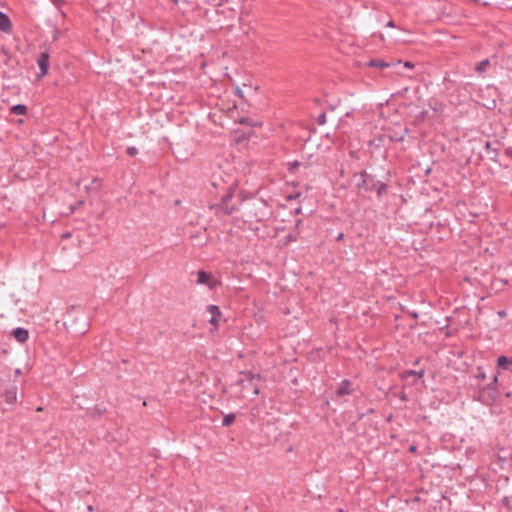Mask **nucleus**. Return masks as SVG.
<instances>
[{"label": "nucleus", "instance_id": "obj_1", "mask_svg": "<svg viewBox=\"0 0 512 512\" xmlns=\"http://www.w3.org/2000/svg\"><path fill=\"white\" fill-rule=\"evenodd\" d=\"M354 178L356 179V187L358 188V193L362 196H365L369 192L375 191L377 197L381 198L384 194L387 193L388 185L382 181L376 180L375 176L367 173L365 170L354 174Z\"/></svg>", "mask_w": 512, "mask_h": 512}, {"label": "nucleus", "instance_id": "obj_2", "mask_svg": "<svg viewBox=\"0 0 512 512\" xmlns=\"http://www.w3.org/2000/svg\"><path fill=\"white\" fill-rule=\"evenodd\" d=\"M235 190L236 185L230 186L228 191L221 197L219 203L209 206L210 210H214L217 216H219L220 213L227 216L231 215L242 202L240 194H235Z\"/></svg>", "mask_w": 512, "mask_h": 512}, {"label": "nucleus", "instance_id": "obj_3", "mask_svg": "<svg viewBox=\"0 0 512 512\" xmlns=\"http://www.w3.org/2000/svg\"><path fill=\"white\" fill-rule=\"evenodd\" d=\"M64 325L69 332L75 335H83L88 331L90 323L83 312L69 311L67 312Z\"/></svg>", "mask_w": 512, "mask_h": 512}, {"label": "nucleus", "instance_id": "obj_4", "mask_svg": "<svg viewBox=\"0 0 512 512\" xmlns=\"http://www.w3.org/2000/svg\"><path fill=\"white\" fill-rule=\"evenodd\" d=\"M498 381V376L494 375L492 377V381L474 391L473 399L481 402L484 405L491 406L493 405L499 395V392L496 388V383Z\"/></svg>", "mask_w": 512, "mask_h": 512}, {"label": "nucleus", "instance_id": "obj_5", "mask_svg": "<svg viewBox=\"0 0 512 512\" xmlns=\"http://www.w3.org/2000/svg\"><path fill=\"white\" fill-rule=\"evenodd\" d=\"M241 374L244 376V378H241L237 381L239 385H241L243 388L247 387L248 385L253 386V394L258 395L260 393V389L257 385H253V380L260 379L259 374H253L252 372H241Z\"/></svg>", "mask_w": 512, "mask_h": 512}, {"label": "nucleus", "instance_id": "obj_6", "mask_svg": "<svg viewBox=\"0 0 512 512\" xmlns=\"http://www.w3.org/2000/svg\"><path fill=\"white\" fill-rule=\"evenodd\" d=\"M207 228L199 229L195 232H191L189 234V240L193 243L194 246H204L207 243Z\"/></svg>", "mask_w": 512, "mask_h": 512}, {"label": "nucleus", "instance_id": "obj_7", "mask_svg": "<svg viewBox=\"0 0 512 512\" xmlns=\"http://www.w3.org/2000/svg\"><path fill=\"white\" fill-rule=\"evenodd\" d=\"M49 60L50 55L48 52H41L37 58V63L41 71V76H44L48 73L49 70Z\"/></svg>", "mask_w": 512, "mask_h": 512}, {"label": "nucleus", "instance_id": "obj_8", "mask_svg": "<svg viewBox=\"0 0 512 512\" xmlns=\"http://www.w3.org/2000/svg\"><path fill=\"white\" fill-rule=\"evenodd\" d=\"M207 311L211 314L209 322L212 325H217L221 318V311L217 305H208Z\"/></svg>", "mask_w": 512, "mask_h": 512}, {"label": "nucleus", "instance_id": "obj_9", "mask_svg": "<svg viewBox=\"0 0 512 512\" xmlns=\"http://www.w3.org/2000/svg\"><path fill=\"white\" fill-rule=\"evenodd\" d=\"M351 385H352V383L350 380H347V379L343 380L336 390V395L337 396L350 395L353 392V390L350 388Z\"/></svg>", "mask_w": 512, "mask_h": 512}, {"label": "nucleus", "instance_id": "obj_10", "mask_svg": "<svg viewBox=\"0 0 512 512\" xmlns=\"http://www.w3.org/2000/svg\"><path fill=\"white\" fill-rule=\"evenodd\" d=\"M0 30L5 33L12 31V23L10 18L3 12L0 11Z\"/></svg>", "mask_w": 512, "mask_h": 512}, {"label": "nucleus", "instance_id": "obj_11", "mask_svg": "<svg viewBox=\"0 0 512 512\" xmlns=\"http://www.w3.org/2000/svg\"><path fill=\"white\" fill-rule=\"evenodd\" d=\"M11 335L20 343L25 342L29 337V332L24 328H16L12 331Z\"/></svg>", "mask_w": 512, "mask_h": 512}, {"label": "nucleus", "instance_id": "obj_12", "mask_svg": "<svg viewBox=\"0 0 512 512\" xmlns=\"http://www.w3.org/2000/svg\"><path fill=\"white\" fill-rule=\"evenodd\" d=\"M512 366V357L500 356L497 360L498 370H510Z\"/></svg>", "mask_w": 512, "mask_h": 512}, {"label": "nucleus", "instance_id": "obj_13", "mask_svg": "<svg viewBox=\"0 0 512 512\" xmlns=\"http://www.w3.org/2000/svg\"><path fill=\"white\" fill-rule=\"evenodd\" d=\"M4 400L8 404H13L17 400V389L16 387H12L10 389H7L4 393Z\"/></svg>", "mask_w": 512, "mask_h": 512}, {"label": "nucleus", "instance_id": "obj_14", "mask_svg": "<svg viewBox=\"0 0 512 512\" xmlns=\"http://www.w3.org/2000/svg\"><path fill=\"white\" fill-rule=\"evenodd\" d=\"M211 279H212V276L210 273H207L204 270H200L198 272L197 282L199 284H206L210 288H212L213 286L210 284Z\"/></svg>", "mask_w": 512, "mask_h": 512}, {"label": "nucleus", "instance_id": "obj_15", "mask_svg": "<svg viewBox=\"0 0 512 512\" xmlns=\"http://www.w3.org/2000/svg\"><path fill=\"white\" fill-rule=\"evenodd\" d=\"M391 64L382 60V59H371L369 62H367L366 66L371 68H378V69H384L388 68Z\"/></svg>", "mask_w": 512, "mask_h": 512}, {"label": "nucleus", "instance_id": "obj_16", "mask_svg": "<svg viewBox=\"0 0 512 512\" xmlns=\"http://www.w3.org/2000/svg\"><path fill=\"white\" fill-rule=\"evenodd\" d=\"M485 150L487 151V154L491 160L497 161V158L499 156V151L497 148L492 147L491 142L487 141L485 143Z\"/></svg>", "mask_w": 512, "mask_h": 512}, {"label": "nucleus", "instance_id": "obj_17", "mask_svg": "<svg viewBox=\"0 0 512 512\" xmlns=\"http://www.w3.org/2000/svg\"><path fill=\"white\" fill-rule=\"evenodd\" d=\"M10 111L14 115H25L27 113V107L22 104H17L12 106Z\"/></svg>", "mask_w": 512, "mask_h": 512}, {"label": "nucleus", "instance_id": "obj_18", "mask_svg": "<svg viewBox=\"0 0 512 512\" xmlns=\"http://www.w3.org/2000/svg\"><path fill=\"white\" fill-rule=\"evenodd\" d=\"M490 65V61L489 59H484L482 60L481 62H479L476 67H475V71L479 74L483 73L484 71H486V69L489 67Z\"/></svg>", "mask_w": 512, "mask_h": 512}, {"label": "nucleus", "instance_id": "obj_19", "mask_svg": "<svg viewBox=\"0 0 512 512\" xmlns=\"http://www.w3.org/2000/svg\"><path fill=\"white\" fill-rule=\"evenodd\" d=\"M236 415L234 413L227 414L223 417L222 425L228 427L235 422Z\"/></svg>", "mask_w": 512, "mask_h": 512}, {"label": "nucleus", "instance_id": "obj_20", "mask_svg": "<svg viewBox=\"0 0 512 512\" xmlns=\"http://www.w3.org/2000/svg\"><path fill=\"white\" fill-rule=\"evenodd\" d=\"M416 376L417 378H422L423 375H424V370L423 369H420L419 371H414V370H407L403 373V377L406 378L408 376Z\"/></svg>", "mask_w": 512, "mask_h": 512}, {"label": "nucleus", "instance_id": "obj_21", "mask_svg": "<svg viewBox=\"0 0 512 512\" xmlns=\"http://www.w3.org/2000/svg\"><path fill=\"white\" fill-rule=\"evenodd\" d=\"M249 414L251 416V420L259 419L260 418V408L257 405L251 407Z\"/></svg>", "mask_w": 512, "mask_h": 512}, {"label": "nucleus", "instance_id": "obj_22", "mask_svg": "<svg viewBox=\"0 0 512 512\" xmlns=\"http://www.w3.org/2000/svg\"><path fill=\"white\" fill-rule=\"evenodd\" d=\"M104 410L98 408V407H95L93 409V411L91 412V415L94 419H97L99 417H101V415L103 414Z\"/></svg>", "mask_w": 512, "mask_h": 512}, {"label": "nucleus", "instance_id": "obj_23", "mask_svg": "<svg viewBox=\"0 0 512 512\" xmlns=\"http://www.w3.org/2000/svg\"><path fill=\"white\" fill-rule=\"evenodd\" d=\"M317 123L319 125H324L326 123V114L325 113H321L318 117H317Z\"/></svg>", "mask_w": 512, "mask_h": 512}, {"label": "nucleus", "instance_id": "obj_24", "mask_svg": "<svg viewBox=\"0 0 512 512\" xmlns=\"http://www.w3.org/2000/svg\"><path fill=\"white\" fill-rule=\"evenodd\" d=\"M126 153H127V155L133 157L138 153V150L135 147H128L126 149Z\"/></svg>", "mask_w": 512, "mask_h": 512}, {"label": "nucleus", "instance_id": "obj_25", "mask_svg": "<svg viewBox=\"0 0 512 512\" xmlns=\"http://www.w3.org/2000/svg\"><path fill=\"white\" fill-rule=\"evenodd\" d=\"M475 377H476L477 379H481V380H483V379H485V378H486V375H485V373L482 371V369L479 367V368H478V372H477V374L475 375Z\"/></svg>", "mask_w": 512, "mask_h": 512}, {"label": "nucleus", "instance_id": "obj_26", "mask_svg": "<svg viewBox=\"0 0 512 512\" xmlns=\"http://www.w3.org/2000/svg\"><path fill=\"white\" fill-rule=\"evenodd\" d=\"M300 165H301V163L298 161L293 162L292 164H290L289 171L292 172L293 170L298 168Z\"/></svg>", "mask_w": 512, "mask_h": 512}, {"label": "nucleus", "instance_id": "obj_27", "mask_svg": "<svg viewBox=\"0 0 512 512\" xmlns=\"http://www.w3.org/2000/svg\"><path fill=\"white\" fill-rule=\"evenodd\" d=\"M61 34V32L59 30H55L54 33H53V40H57L59 38V35Z\"/></svg>", "mask_w": 512, "mask_h": 512}, {"label": "nucleus", "instance_id": "obj_28", "mask_svg": "<svg viewBox=\"0 0 512 512\" xmlns=\"http://www.w3.org/2000/svg\"><path fill=\"white\" fill-rule=\"evenodd\" d=\"M55 6H59L64 2V0H51Z\"/></svg>", "mask_w": 512, "mask_h": 512}, {"label": "nucleus", "instance_id": "obj_29", "mask_svg": "<svg viewBox=\"0 0 512 512\" xmlns=\"http://www.w3.org/2000/svg\"><path fill=\"white\" fill-rule=\"evenodd\" d=\"M404 66L407 67V68H413L414 67V64L412 62H409V61H406L404 63Z\"/></svg>", "mask_w": 512, "mask_h": 512}, {"label": "nucleus", "instance_id": "obj_30", "mask_svg": "<svg viewBox=\"0 0 512 512\" xmlns=\"http://www.w3.org/2000/svg\"><path fill=\"white\" fill-rule=\"evenodd\" d=\"M387 27H391V28H394L395 27V23L394 21L390 20L387 24H386Z\"/></svg>", "mask_w": 512, "mask_h": 512}, {"label": "nucleus", "instance_id": "obj_31", "mask_svg": "<svg viewBox=\"0 0 512 512\" xmlns=\"http://www.w3.org/2000/svg\"><path fill=\"white\" fill-rule=\"evenodd\" d=\"M343 238H344V234H343V233H340V234L337 236L336 240H337V241H340V240H342Z\"/></svg>", "mask_w": 512, "mask_h": 512}, {"label": "nucleus", "instance_id": "obj_32", "mask_svg": "<svg viewBox=\"0 0 512 512\" xmlns=\"http://www.w3.org/2000/svg\"><path fill=\"white\" fill-rule=\"evenodd\" d=\"M498 314H499L500 317H504L506 315V312L505 311H499Z\"/></svg>", "mask_w": 512, "mask_h": 512}, {"label": "nucleus", "instance_id": "obj_33", "mask_svg": "<svg viewBox=\"0 0 512 512\" xmlns=\"http://www.w3.org/2000/svg\"><path fill=\"white\" fill-rule=\"evenodd\" d=\"M409 451L410 452H415L416 451V447L415 446H410L409 447Z\"/></svg>", "mask_w": 512, "mask_h": 512}, {"label": "nucleus", "instance_id": "obj_34", "mask_svg": "<svg viewBox=\"0 0 512 512\" xmlns=\"http://www.w3.org/2000/svg\"><path fill=\"white\" fill-rule=\"evenodd\" d=\"M503 502H505V503H506V505H507V507H509V502H508V498H507V497H504V498H503Z\"/></svg>", "mask_w": 512, "mask_h": 512}, {"label": "nucleus", "instance_id": "obj_35", "mask_svg": "<svg viewBox=\"0 0 512 512\" xmlns=\"http://www.w3.org/2000/svg\"><path fill=\"white\" fill-rule=\"evenodd\" d=\"M21 373H22V372H21V369H16V370H15V374H16V375H20Z\"/></svg>", "mask_w": 512, "mask_h": 512}, {"label": "nucleus", "instance_id": "obj_36", "mask_svg": "<svg viewBox=\"0 0 512 512\" xmlns=\"http://www.w3.org/2000/svg\"><path fill=\"white\" fill-rule=\"evenodd\" d=\"M482 5H483V6H485V7H487V6H489V5H490V3H489V2H483V3H482Z\"/></svg>", "mask_w": 512, "mask_h": 512}, {"label": "nucleus", "instance_id": "obj_37", "mask_svg": "<svg viewBox=\"0 0 512 512\" xmlns=\"http://www.w3.org/2000/svg\"><path fill=\"white\" fill-rule=\"evenodd\" d=\"M63 237H64V238H68V237H70V233H69V232H68V233H65V234L63 235Z\"/></svg>", "mask_w": 512, "mask_h": 512}, {"label": "nucleus", "instance_id": "obj_38", "mask_svg": "<svg viewBox=\"0 0 512 512\" xmlns=\"http://www.w3.org/2000/svg\"><path fill=\"white\" fill-rule=\"evenodd\" d=\"M237 94L242 97V93L240 89H237Z\"/></svg>", "mask_w": 512, "mask_h": 512}, {"label": "nucleus", "instance_id": "obj_39", "mask_svg": "<svg viewBox=\"0 0 512 512\" xmlns=\"http://www.w3.org/2000/svg\"><path fill=\"white\" fill-rule=\"evenodd\" d=\"M246 122H247V119H245V118H242L240 121V123H246Z\"/></svg>", "mask_w": 512, "mask_h": 512}, {"label": "nucleus", "instance_id": "obj_40", "mask_svg": "<svg viewBox=\"0 0 512 512\" xmlns=\"http://www.w3.org/2000/svg\"><path fill=\"white\" fill-rule=\"evenodd\" d=\"M87 509H88V511H90V512H91V511H93L92 506H88V508H87Z\"/></svg>", "mask_w": 512, "mask_h": 512}]
</instances>
